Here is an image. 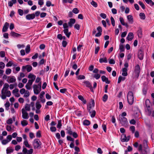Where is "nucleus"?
I'll return each instance as SVG.
<instances>
[{"label":"nucleus","instance_id":"nucleus-1","mask_svg":"<svg viewBox=\"0 0 154 154\" xmlns=\"http://www.w3.org/2000/svg\"><path fill=\"white\" fill-rule=\"evenodd\" d=\"M9 87V85L7 83H5L1 91V97L2 99H5L7 97H10L11 93L10 91L8 90Z\"/></svg>","mask_w":154,"mask_h":154},{"label":"nucleus","instance_id":"nucleus-2","mask_svg":"<svg viewBox=\"0 0 154 154\" xmlns=\"http://www.w3.org/2000/svg\"><path fill=\"white\" fill-rule=\"evenodd\" d=\"M33 91L35 94H38L41 91V83L40 82L38 85H34L33 86Z\"/></svg>","mask_w":154,"mask_h":154},{"label":"nucleus","instance_id":"nucleus-3","mask_svg":"<svg viewBox=\"0 0 154 154\" xmlns=\"http://www.w3.org/2000/svg\"><path fill=\"white\" fill-rule=\"evenodd\" d=\"M119 120L121 124L125 127H127L128 125V123L127 119L122 116H119Z\"/></svg>","mask_w":154,"mask_h":154},{"label":"nucleus","instance_id":"nucleus-4","mask_svg":"<svg viewBox=\"0 0 154 154\" xmlns=\"http://www.w3.org/2000/svg\"><path fill=\"white\" fill-rule=\"evenodd\" d=\"M42 143L38 139H35L33 142V145L34 149H40L41 148Z\"/></svg>","mask_w":154,"mask_h":154},{"label":"nucleus","instance_id":"nucleus-5","mask_svg":"<svg viewBox=\"0 0 154 154\" xmlns=\"http://www.w3.org/2000/svg\"><path fill=\"white\" fill-rule=\"evenodd\" d=\"M127 100L130 105H132L134 102L133 94L131 91H129L127 97Z\"/></svg>","mask_w":154,"mask_h":154},{"label":"nucleus","instance_id":"nucleus-6","mask_svg":"<svg viewBox=\"0 0 154 154\" xmlns=\"http://www.w3.org/2000/svg\"><path fill=\"white\" fill-rule=\"evenodd\" d=\"M16 78L14 76L8 77L7 82L9 83H14L16 81Z\"/></svg>","mask_w":154,"mask_h":154},{"label":"nucleus","instance_id":"nucleus-7","mask_svg":"<svg viewBox=\"0 0 154 154\" xmlns=\"http://www.w3.org/2000/svg\"><path fill=\"white\" fill-rule=\"evenodd\" d=\"M21 112L22 114V116L23 118L25 119H28L29 118L28 113L26 112L24 109L23 108L21 110Z\"/></svg>","mask_w":154,"mask_h":154},{"label":"nucleus","instance_id":"nucleus-8","mask_svg":"<svg viewBox=\"0 0 154 154\" xmlns=\"http://www.w3.org/2000/svg\"><path fill=\"white\" fill-rule=\"evenodd\" d=\"M94 106V100H92L89 105L88 106L87 109L90 113H91V109Z\"/></svg>","mask_w":154,"mask_h":154},{"label":"nucleus","instance_id":"nucleus-9","mask_svg":"<svg viewBox=\"0 0 154 154\" xmlns=\"http://www.w3.org/2000/svg\"><path fill=\"white\" fill-rule=\"evenodd\" d=\"M130 137H126V135L125 134H123L121 136V140L122 142H127L129 140Z\"/></svg>","mask_w":154,"mask_h":154},{"label":"nucleus","instance_id":"nucleus-10","mask_svg":"<svg viewBox=\"0 0 154 154\" xmlns=\"http://www.w3.org/2000/svg\"><path fill=\"white\" fill-rule=\"evenodd\" d=\"M35 17V15L33 13L31 14H28L26 16V19L27 20H32Z\"/></svg>","mask_w":154,"mask_h":154},{"label":"nucleus","instance_id":"nucleus-11","mask_svg":"<svg viewBox=\"0 0 154 154\" xmlns=\"http://www.w3.org/2000/svg\"><path fill=\"white\" fill-rule=\"evenodd\" d=\"M19 90L17 88H15L12 91V93L14 94V96L16 97H19L20 96V95L18 93Z\"/></svg>","mask_w":154,"mask_h":154},{"label":"nucleus","instance_id":"nucleus-12","mask_svg":"<svg viewBox=\"0 0 154 154\" xmlns=\"http://www.w3.org/2000/svg\"><path fill=\"white\" fill-rule=\"evenodd\" d=\"M33 82L32 81H30V80H28L27 83L25 86V87L27 89L30 90L31 89V86Z\"/></svg>","mask_w":154,"mask_h":154},{"label":"nucleus","instance_id":"nucleus-13","mask_svg":"<svg viewBox=\"0 0 154 154\" xmlns=\"http://www.w3.org/2000/svg\"><path fill=\"white\" fill-rule=\"evenodd\" d=\"M84 83L85 85L87 87H89L90 88L91 90L93 91V89L92 87V85L88 81H85L84 82Z\"/></svg>","mask_w":154,"mask_h":154},{"label":"nucleus","instance_id":"nucleus-14","mask_svg":"<svg viewBox=\"0 0 154 154\" xmlns=\"http://www.w3.org/2000/svg\"><path fill=\"white\" fill-rule=\"evenodd\" d=\"M22 69H26L27 72H29L32 70V67L30 65L24 66H22Z\"/></svg>","mask_w":154,"mask_h":154},{"label":"nucleus","instance_id":"nucleus-15","mask_svg":"<svg viewBox=\"0 0 154 154\" xmlns=\"http://www.w3.org/2000/svg\"><path fill=\"white\" fill-rule=\"evenodd\" d=\"M138 57L140 60H142L143 57V52L141 50H140L138 51Z\"/></svg>","mask_w":154,"mask_h":154},{"label":"nucleus","instance_id":"nucleus-16","mask_svg":"<svg viewBox=\"0 0 154 154\" xmlns=\"http://www.w3.org/2000/svg\"><path fill=\"white\" fill-rule=\"evenodd\" d=\"M28 78L31 79H29L30 81H32V82H34L36 76L35 75L32 74L30 73L28 75Z\"/></svg>","mask_w":154,"mask_h":154},{"label":"nucleus","instance_id":"nucleus-17","mask_svg":"<svg viewBox=\"0 0 154 154\" xmlns=\"http://www.w3.org/2000/svg\"><path fill=\"white\" fill-rule=\"evenodd\" d=\"M75 20L74 19H70L69 20V21L68 23V25L70 27H72L73 24L75 23Z\"/></svg>","mask_w":154,"mask_h":154},{"label":"nucleus","instance_id":"nucleus-18","mask_svg":"<svg viewBox=\"0 0 154 154\" xmlns=\"http://www.w3.org/2000/svg\"><path fill=\"white\" fill-rule=\"evenodd\" d=\"M9 26V24L7 22H6L4 26L3 27V28L2 29V32H6L8 29V26Z\"/></svg>","mask_w":154,"mask_h":154},{"label":"nucleus","instance_id":"nucleus-19","mask_svg":"<svg viewBox=\"0 0 154 154\" xmlns=\"http://www.w3.org/2000/svg\"><path fill=\"white\" fill-rule=\"evenodd\" d=\"M134 38V35L132 32H130L128 33L127 37V39L128 41H131Z\"/></svg>","mask_w":154,"mask_h":154},{"label":"nucleus","instance_id":"nucleus-20","mask_svg":"<svg viewBox=\"0 0 154 154\" xmlns=\"http://www.w3.org/2000/svg\"><path fill=\"white\" fill-rule=\"evenodd\" d=\"M127 18L129 22L132 24L134 22L133 18L131 15H129L127 16Z\"/></svg>","mask_w":154,"mask_h":154},{"label":"nucleus","instance_id":"nucleus-21","mask_svg":"<svg viewBox=\"0 0 154 154\" xmlns=\"http://www.w3.org/2000/svg\"><path fill=\"white\" fill-rule=\"evenodd\" d=\"M10 34L11 36L14 37H19L21 36V35L19 34L16 33L14 32H11Z\"/></svg>","mask_w":154,"mask_h":154},{"label":"nucleus","instance_id":"nucleus-22","mask_svg":"<svg viewBox=\"0 0 154 154\" xmlns=\"http://www.w3.org/2000/svg\"><path fill=\"white\" fill-rule=\"evenodd\" d=\"M101 79L102 81L105 82L106 83L109 84L110 83V81L108 80V78L105 76H102L101 77Z\"/></svg>","mask_w":154,"mask_h":154},{"label":"nucleus","instance_id":"nucleus-23","mask_svg":"<svg viewBox=\"0 0 154 154\" xmlns=\"http://www.w3.org/2000/svg\"><path fill=\"white\" fill-rule=\"evenodd\" d=\"M63 32L67 37L69 38L71 34V32H68V29L67 28L63 30Z\"/></svg>","mask_w":154,"mask_h":154},{"label":"nucleus","instance_id":"nucleus-24","mask_svg":"<svg viewBox=\"0 0 154 154\" xmlns=\"http://www.w3.org/2000/svg\"><path fill=\"white\" fill-rule=\"evenodd\" d=\"M122 75L123 76H126L128 74L127 72V69L125 68H124L122 69Z\"/></svg>","mask_w":154,"mask_h":154},{"label":"nucleus","instance_id":"nucleus-25","mask_svg":"<svg viewBox=\"0 0 154 154\" xmlns=\"http://www.w3.org/2000/svg\"><path fill=\"white\" fill-rule=\"evenodd\" d=\"M35 106L36 109H40L42 107L40 102L37 101L35 103Z\"/></svg>","mask_w":154,"mask_h":154},{"label":"nucleus","instance_id":"nucleus-26","mask_svg":"<svg viewBox=\"0 0 154 154\" xmlns=\"http://www.w3.org/2000/svg\"><path fill=\"white\" fill-rule=\"evenodd\" d=\"M139 16L140 17V18L143 20H144L146 18L145 15L144 13H140L139 14Z\"/></svg>","mask_w":154,"mask_h":154},{"label":"nucleus","instance_id":"nucleus-27","mask_svg":"<svg viewBox=\"0 0 154 154\" xmlns=\"http://www.w3.org/2000/svg\"><path fill=\"white\" fill-rule=\"evenodd\" d=\"M99 62L101 63L103 62L107 63V60L106 58V57H104L103 58H100L99 60Z\"/></svg>","mask_w":154,"mask_h":154},{"label":"nucleus","instance_id":"nucleus-28","mask_svg":"<svg viewBox=\"0 0 154 154\" xmlns=\"http://www.w3.org/2000/svg\"><path fill=\"white\" fill-rule=\"evenodd\" d=\"M134 71L137 72H140V67L139 65L137 64L136 66L135 67Z\"/></svg>","mask_w":154,"mask_h":154},{"label":"nucleus","instance_id":"nucleus-29","mask_svg":"<svg viewBox=\"0 0 154 154\" xmlns=\"http://www.w3.org/2000/svg\"><path fill=\"white\" fill-rule=\"evenodd\" d=\"M26 111H30V105L26 104L25 105V109Z\"/></svg>","mask_w":154,"mask_h":154},{"label":"nucleus","instance_id":"nucleus-30","mask_svg":"<svg viewBox=\"0 0 154 154\" xmlns=\"http://www.w3.org/2000/svg\"><path fill=\"white\" fill-rule=\"evenodd\" d=\"M14 149L11 147L8 148L6 149V152L7 154L12 152L13 151Z\"/></svg>","mask_w":154,"mask_h":154},{"label":"nucleus","instance_id":"nucleus-31","mask_svg":"<svg viewBox=\"0 0 154 154\" xmlns=\"http://www.w3.org/2000/svg\"><path fill=\"white\" fill-rule=\"evenodd\" d=\"M125 79V78L121 76L119 77L118 82V83H119L121 81H123Z\"/></svg>","mask_w":154,"mask_h":154},{"label":"nucleus","instance_id":"nucleus-32","mask_svg":"<svg viewBox=\"0 0 154 154\" xmlns=\"http://www.w3.org/2000/svg\"><path fill=\"white\" fill-rule=\"evenodd\" d=\"M24 144L26 146V147L30 148V145L29 144L28 141L27 140H25L24 142Z\"/></svg>","mask_w":154,"mask_h":154},{"label":"nucleus","instance_id":"nucleus-33","mask_svg":"<svg viewBox=\"0 0 154 154\" xmlns=\"http://www.w3.org/2000/svg\"><path fill=\"white\" fill-rule=\"evenodd\" d=\"M139 72H137L134 71L133 75L134 77L136 78H138L139 76Z\"/></svg>","mask_w":154,"mask_h":154},{"label":"nucleus","instance_id":"nucleus-34","mask_svg":"<svg viewBox=\"0 0 154 154\" xmlns=\"http://www.w3.org/2000/svg\"><path fill=\"white\" fill-rule=\"evenodd\" d=\"M119 49H120V52H123L124 51V48L122 44H120Z\"/></svg>","mask_w":154,"mask_h":154},{"label":"nucleus","instance_id":"nucleus-35","mask_svg":"<svg viewBox=\"0 0 154 154\" xmlns=\"http://www.w3.org/2000/svg\"><path fill=\"white\" fill-rule=\"evenodd\" d=\"M25 51L26 53H28L30 51V46L29 45H27Z\"/></svg>","mask_w":154,"mask_h":154},{"label":"nucleus","instance_id":"nucleus-36","mask_svg":"<svg viewBox=\"0 0 154 154\" xmlns=\"http://www.w3.org/2000/svg\"><path fill=\"white\" fill-rule=\"evenodd\" d=\"M21 124L23 126H25L28 124L27 121L25 120H23L21 122Z\"/></svg>","mask_w":154,"mask_h":154},{"label":"nucleus","instance_id":"nucleus-37","mask_svg":"<svg viewBox=\"0 0 154 154\" xmlns=\"http://www.w3.org/2000/svg\"><path fill=\"white\" fill-rule=\"evenodd\" d=\"M10 105V104L8 101H7L5 104V106L6 108V109L7 110H8V108Z\"/></svg>","mask_w":154,"mask_h":154},{"label":"nucleus","instance_id":"nucleus-38","mask_svg":"<svg viewBox=\"0 0 154 154\" xmlns=\"http://www.w3.org/2000/svg\"><path fill=\"white\" fill-rule=\"evenodd\" d=\"M62 2L63 4L67 3V2L69 3H72L73 1V0H62Z\"/></svg>","mask_w":154,"mask_h":154},{"label":"nucleus","instance_id":"nucleus-39","mask_svg":"<svg viewBox=\"0 0 154 154\" xmlns=\"http://www.w3.org/2000/svg\"><path fill=\"white\" fill-rule=\"evenodd\" d=\"M100 75L98 73H96L93 75V77L97 79L100 78Z\"/></svg>","mask_w":154,"mask_h":154},{"label":"nucleus","instance_id":"nucleus-40","mask_svg":"<svg viewBox=\"0 0 154 154\" xmlns=\"http://www.w3.org/2000/svg\"><path fill=\"white\" fill-rule=\"evenodd\" d=\"M90 124V122L88 120H85L83 122V124L86 125H89Z\"/></svg>","mask_w":154,"mask_h":154},{"label":"nucleus","instance_id":"nucleus-41","mask_svg":"<svg viewBox=\"0 0 154 154\" xmlns=\"http://www.w3.org/2000/svg\"><path fill=\"white\" fill-rule=\"evenodd\" d=\"M67 133L70 135L72 134L73 132L71 131L70 127L68 128L67 129Z\"/></svg>","mask_w":154,"mask_h":154},{"label":"nucleus","instance_id":"nucleus-42","mask_svg":"<svg viewBox=\"0 0 154 154\" xmlns=\"http://www.w3.org/2000/svg\"><path fill=\"white\" fill-rule=\"evenodd\" d=\"M149 102V100H146V106L148 107L147 109L149 111V114H150V112H151V111L150 110H149V108L150 107V106L149 105H147V103H148V102Z\"/></svg>","mask_w":154,"mask_h":154},{"label":"nucleus","instance_id":"nucleus-43","mask_svg":"<svg viewBox=\"0 0 154 154\" xmlns=\"http://www.w3.org/2000/svg\"><path fill=\"white\" fill-rule=\"evenodd\" d=\"M61 120H60L58 121V123L57 125V128H61Z\"/></svg>","mask_w":154,"mask_h":154},{"label":"nucleus","instance_id":"nucleus-44","mask_svg":"<svg viewBox=\"0 0 154 154\" xmlns=\"http://www.w3.org/2000/svg\"><path fill=\"white\" fill-rule=\"evenodd\" d=\"M91 4L95 7H97V4L94 1H92L91 3Z\"/></svg>","mask_w":154,"mask_h":154},{"label":"nucleus","instance_id":"nucleus-45","mask_svg":"<svg viewBox=\"0 0 154 154\" xmlns=\"http://www.w3.org/2000/svg\"><path fill=\"white\" fill-rule=\"evenodd\" d=\"M108 98V96L107 95L105 94L103 97V102H106Z\"/></svg>","mask_w":154,"mask_h":154},{"label":"nucleus","instance_id":"nucleus-46","mask_svg":"<svg viewBox=\"0 0 154 154\" xmlns=\"http://www.w3.org/2000/svg\"><path fill=\"white\" fill-rule=\"evenodd\" d=\"M6 123L8 124H11L13 123L12 119L11 118L9 119L7 121Z\"/></svg>","mask_w":154,"mask_h":154},{"label":"nucleus","instance_id":"nucleus-47","mask_svg":"<svg viewBox=\"0 0 154 154\" xmlns=\"http://www.w3.org/2000/svg\"><path fill=\"white\" fill-rule=\"evenodd\" d=\"M91 113H90L91 116V117H94L95 116L96 112L95 110H92V111H91Z\"/></svg>","mask_w":154,"mask_h":154},{"label":"nucleus","instance_id":"nucleus-48","mask_svg":"<svg viewBox=\"0 0 154 154\" xmlns=\"http://www.w3.org/2000/svg\"><path fill=\"white\" fill-rule=\"evenodd\" d=\"M11 72V70L10 69H8L5 71V73L7 75L10 74Z\"/></svg>","mask_w":154,"mask_h":154},{"label":"nucleus","instance_id":"nucleus-49","mask_svg":"<svg viewBox=\"0 0 154 154\" xmlns=\"http://www.w3.org/2000/svg\"><path fill=\"white\" fill-rule=\"evenodd\" d=\"M29 91H26V92L24 94V97H29Z\"/></svg>","mask_w":154,"mask_h":154},{"label":"nucleus","instance_id":"nucleus-50","mask_svg":"<svg viewBox=\"0 0 154 154\" xmlns=\"http://www.w3.org/2000/svg\"><path fill=\"white\" fill-rule=\"evenodd\" d=\"M5 64L2 62H0V68L3 69L5 68Z\"/></svg>","mask_w":154,"mask_h":154},{"label":"nucleus","instance_id":"nucleus-51","mask_svg":"<svg viewBox=\"0 0 154 154\" xmlns=\"http://www.w3.org/2000/svg\"><path fill=\"white\" fill-rule=\"evenodd\" d=\"M72 12L75 14H77L79 13V11L77 8H75L72 10Z\"/></svg>","mask_w":154,"mask_h":154},{"label":"nucleus","instance_id":"nucleus-52","mask_svg":"<svg viewBox=\"0 0 154 154\" xmlns=\"http://www.w3.org/2000/svg\"><path fill=\"white\" fill-rule=\"evenodd\" d=\"M138 36L139 37H141L142 35V31L141 29H139V30L138 31Z\"/></svg>","mask_w":154,"mask_h":154},{"label":"nucleus","instance_id":"nucleus-53","mask_svg":"<svg viewBox=\"0 0 154 154\" xmlns=\"http://www.w3.org/2000/svg\"><path fill=\"white\" fill-rule=\"evenodd\" d=\"M77 78L78 79H85V77L83 75H80Z\"/></svg>","mask_w":154,"mask_h":154},{"label":"nucleus","instance_id":"nucleus-54","mask_svg":"<svg viewBox=\"0 0 154 154\" xmlns=\"http://www.w3.org/2000/svg\"><path fill=\"white\" fill-rule=\"evenodd\" d=\"M139 4L142 7V8L143 9H145V6L144 5L142 2L140 1L139 2Z\"/></svg>","mask_w":154,"mask_h":154},{"label":"nucleus","instance_id":"nucleus-55","mask_svg":"<svg viewBox=\"0 0 154 154\" xmlns=\"http://www.w3.org/2000/svg\"><path fill=\"white\" fill-rule=\"evenodd\" d=\"M18 13L20 16H22L23 14V10L20 9L18 10Z\"/></svg>","mask_w":154,"mask_h":154},{"label":"nucleus","instance_id":"nucleus-56","mask_svg":"<svg viewBox=\"0 0 154 154\" xmlns=\"http://www.w3.org/2000/svg\"><path fill=\"white\" fill-rule=\"evenodd\" d=\"M111 20L112 25L114 26L115 25V20L112 17H111Z\"/></svg>","mask_w":154,"mask_h":154},{"label":"nucleus","instance_id":"nucleus-57","mask_svg":"<svg viewBox=\"0 0 154 154\" xmlns=\"http://www.w3.org/2000/svg\"><path fill=\"white\" fill-rule=\"evenodd\" d=\"M0 55L2 57H4L5 56V52L2 51H1L0 52Z\"/></svg>","mask_w":154,"mask_h":154},{"label":"nucleus","instance_id":"nucleus-58","mask_svg":"<svg viewBox=\"0 0 154 154\" xmlns=\"http://www.w3.org/2000/svg\"><path fill=\"white\" fill-rule=\"evenodd\" d=\"M43 0H38V4L40 6H42L44 4Z\"/></svg>","mask_w":154,"mask_h":154},{"label":"nucleus","instance_id":"nucleus-59","mask_svg":"<svg viewBox=\"0 0 154 154\" xmlns=\"http://www.w3.org/2000/svg\"><path fill=\"white\" fill-rule=\"evenodd\" d=\"M26 91V90L24 88H22L21 89L20 91V94H22L25 93Z\"/></svg>","mask_w":154,"mask_h":154},{"label":"nucleus","instance_id":"nucleus-60","mask_svg":"<svg viewBox=\"0 0 154 154\" xmlns=\"http://www.w3.org/2000/svg\"><path fill=\"white\" fill-rule=\"evenodd\" d=\"M13 63L12 61H9L6 65L7 67L11 66L13 64Z\"/></svg>","mask_w":154,"mask_h":154},{"label":"nucleus","instance_id":"nucleus-61","mask_svg":"<svg viewBox=\"0 0 154 154\" xmlns=\"http://www.w3.org/2000/svg\"><path fill=\"white\" fill-rule=\"evenodd\" d=\"M8 142H9V141H8V140H2V144L4 145L6 144Z\"/></svg>","mask_w":154,"mask_h":154},{"label":"nucleus","instance_id":"nucleus-62","mask_svg":"<svg viewBox=\"0 0 154 154\" xmlns=\"http://www.w3.org/2000/svg\"><path fill=\"white\" fill-rule=\"evenodd\" d=\"M21 148V146L19 145H17L15 146V150L17 151H18Z\"/></svg>","mask_w":154,"mask_h":154},{"label":"nucleus","instance_id":"nucleus-63","mask_svg":"<svg viewBox=\"0 0 154 154\" xmlns=\"http://www.w3.org/2000/svg\"><path fill=\"white\" fill-rule=\"evenodd\" d=\"M67 139L68 140L70 141H73L74 140V139L69 136L67 137Z\"/></svg>","mask_w":154,"mask_h":154},{"label":"nucleus","instance_id":"nucleus-64","mask_svg":"<svg viewBox=\"0 0 154 154\" xmlns=\"http://www.w3.org/2000/svg\"><path fill=\"white\" fill-rule=\"evenodd\" d=\"M109 63L110 64H114L115 63V60L112 59H110L109 60Z\"/></svg>","mask_w":154,"mask_h":154}]
</instances>
